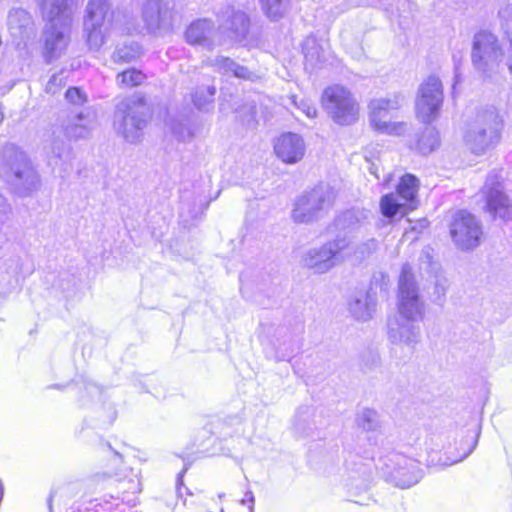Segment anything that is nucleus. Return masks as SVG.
I'll return each instance as SVG.
<instances>
[{"label":"nucleus","mask_w":512,"mask_h":512,"mask_svg":"<svg viewBox=\"0 0 512 512\" xmlns=\"http://www.w3.org/2000/svg\"><path fill=\"white\" fill-rule=\"evenodd\" d=\"M46 21L42 40L43 57L51 63L62 57L70 43L73 21L72 0H37Z\"/></svg>","instance_id":"1"},{"label":"nucleus","mask_w":512,"mask_h":512,"mask_svg":"<svg viewBox=\"0 0 512 512\" xmlns=\"http://www.w3.org/2000/svg\"><path fill=\"white\" fill-rule=\"evenodd\" d=\"M1 170L7 182L21 196L31 194L40 185L39 175L30 158L13 143L3 147Z\"/></svg>","instance_id":"2"},{"label":"nucleus","mask_w":512,"mask_h":512,"mask_svg":"<svg viewBox=\"0 0 512 512\" xmlns=\"http://www.w3.org/2000/svg\"><path fill=\"white\" fill-rule=\"evenodd\" d=\"M109 476H114L118 481V489L122 497L110 496L101 503L91 505H73L66 512H135L134 508L138 503L137 493L141 491V481L138 473L133 469L124 467L120 470L109 471Z\"/></svg>","instance_id":"3"},{"label":"nucleus","mask_w":512,"mask_h":512,"mask_svg":"<svg viewBox=\"0 0 512 512\" xmlns=\"http://www.w3.org/2000/svg\"><path fill=\"white\" fill-rule=\"evenodd\" d=\"M113 16L107 0H90L83 20V34L90 50L98 51L106 43L112 29Z\"/></svg>","instance_id":"4"},{"label":"nucleus","mask_w":512,"mask_h":512,"mask_svg":"<svg viewBox=\"0 0 512 512\" xmlns=\"http://www.w3.org/2000/svg\"><path fill=\"white\" fill-rule=\"evenodd\" d=\"M337 192L329 184L321 183L301 195L292 210L297 223H312L323 218L333 207Z\"/></svg>","instance_id":"5"},{"label":"nucleus","mask_w":512,"mask_h":512,"mask_svg":"<svg viewBox=\"0 0 512 512\" xmlns=\"http://www.w3.org/2000/svg\"><path fill=\"white\" fill-rule=\"evenodd\" d=\"M471 61L485 75L499 70L505 61V50L496 34L488 29L476 32L472 39Z\"/></svg>","instance_id":"6"},{"label":"nucleus","mask_w":512,"mask_h":512,"mask_svg":"<svg viewBox=\"0 0 512 512\" xmlns=\"http://www.w3.org/2000/svg\"><path fill=\"white\" fill-rule=\"evenodd\" d=\"M321 104L327 115L338 125L355 123L359 118L360 106L352 92L339 84L324 89Z\"/></svg>","instance_id":"7"},{"label":"nucleus","mask_w":512,"mask_h":512,"mask_svg":"<svg viewBox=\"0 0 512 512\" xmlns=\"http://www.w3.org/2000/svg\"><path fill=\"white\" fill-rule=\"evenodd\" d=\"M144 98L133 96L123 99L116 106L114 128L128 142H136L146 125Z\"/></svg>","instance_id":"8"},{"label":"nucleus","mask_w":512,"mask_h":512,"mask_svg":"<svg viewBox=\"0 0 512 512\" xmlns=\"http://www.w3.org/2000/svg\"><path fill=\"white\" fill-rule=\"evenodd\" d=\"M380 461V470L386 481L399 488H409L417 484L423 476L419 462L401 453H389Z\"/></svg>","instance_id":"9"},{"label":"nucleus","mask_w":512,"mask_h":512,"mask_svg":"<svg viewBox=\"0 0 512 512\" xmlns=\"http://www.w3.org/2000/svg\"><path fill=\"white\" fill-rule=\"evenodd\" d=\"M424 315L425 304L419 296L412 268L409 264H404L398 281V315L396 317L421 321Z\"/></svg>","instance_id":"10"},{"label":"nucleus","mask_w":512,"mask_h":512,"mask_svg":"<svg viewBox=\"0 0 512 512\" xmlns=\"http://www.w3.org/2000/svg\"><path fill=\"white\" fill-rule=\"evenodd\" d=\"M405 102L401 93H395L387 97H380L369 103V120L374 130L388 135H402L406 132L407 124L403 122H391V112L398 110Z\"/></svg>","instance_id":"11"},{"label":"nucleus","mask_w":512,"mask_h":512,"mask_svg":"<svg viewBox=\"0 0 512 512\" xmlns=\"http://www.w3.org/2000/svg\"><path fill=\"white\" fill-rule=\"evenodd\" d=\"M418 187L419 181L415 176H402L397 186V194L389 193L381 198L380 209L383 216L392 218L398 213L405 214L407 210L416 209Z\"/></svg>","instance_id":"12"},{"label":"nucleus","mask_w":512,"mask_h":512,"mask_svg":"<svg viewBox=\"0 0 512 512\" xmlns=\"http://www.w3.org/2000/svg\"><path fill=\"white\" fill-rule=\"evenodd\" d=\"M501 121L495 111L480 117L465 135L466 145L475 154H482L495 146L500 138Z\"/></svg>","instance_id":"13"},{"label":"nucleus","mask_w":512,"mask_h":512,"mask_svg":"<svg viewBox=\"0 0 512 512\" xmlns=\"http://www.w3.org/2000/svg\"><path fill=\"white\" fill-rule=\"evenodd\" d=\"M348 246L345 238H336L321 247L311 248L303 256V265L315 273H326L344 261Z\"/></svg>","instance_id":"14"},{"label":"nucleus","mask_w":512,"mask_h":512,"mask_svg":"<svg viewBox=\"0 0 512 512\" xmlns=\"http://www.w3.org/2000/svg\"><path fill=\"white\" fill-rule=\"evenodd\" d=\"M443 86L439 78L428 77L419 87L416 99V115L423 123L434 121L443 104Z\"/></svg>","instance_id":"15"},{"label":"nucleus","mask_w":512,"mask_h":512,"mask_svg":"<svg viewBox=\"0 0 512 512\" xmlns=\"http://www.w3.org/2000/svg\"><path fill=\"white\" fill-rule=\"evenodd\" d=\"M450 235L457 248L472 250L480 244L483 235L482 225L474 215L461 210L453 217Z\"/></svg>","instance_id":"16"},{"label":"nucleus","mask_w":512,"mask_h":512,"mask_svg":"<svg viewBox=\"0 0 512 512\" xmlns=\"http://www.w3.org/2000/svg\"><path fill=\"white\" fill-rule=\"evenodd\" d=\"M417 321L393 317L388 320L387 335L389 341L412 354L421 341V328Z\"/></svg>","instance_id":"17"},{"label":"nucleus","mask_w":512,"mask_h":512,"mask_svg":"<svg viewBox=\"0 0 512 512\" xmlns=\"http://www.w3.org/2000/svg\"><path fill=\"white\" fill-rule=\"evenodd\" d=\"M218 31L226 35L232 41H243L249 31L250 21L248 16L236 10L233 6L226 5L216 12Z\"/></svg>","instance_id":"18"},{"label":"nucleus","mask_w":512,"mask_h":512,"mask_svg":"<svg viewBox=\"0 0 512 512\" xmlns=\"http://www.w3.org/2000/svg\"><path fill=\"white\" fill-rule=\"evenodd\" d=\"M173 9L169 0H147L142 9V19L149 32L155 33L171 26Z\"/></svg>","instance_id":"19"},{"label":"nucleus","mask_w":512,"mask_h":512,"mask_svg":"<svg viewBox=\"0 0 512 512\" xmlns=\"http://www.w3.org/2000/svg\"><path fill=\"white\" fill-rule=\"evenodd\" d=\"M487 211L494 217L507 219L511 213L509 198L503 193V188L497 175H489L485 186Z\"/></svg>","instance_id":"20"},{"label":"nucleus","mask_w":512,"mask_h":512,"mask_svg":"<svg viewBox=\"0 0 512 512\" xmlns=\"http://www.w3.org/2000/svg\"><path fill=\"white\" fill-rule=\"evenodd\" d=\"M479 431H468L465 435L461 436V439L455 441V448L452 450L451 447H448L445 452V458H439L437 462H435L434 457L430 455L429 463L432 465L439 466H451L463 461L467 458L473 450L476 448L479 438Z\"/></svg>","instance_id":"21"},{"label":"nucleus","mask_w":512,"mask_h":512,"mask_svg":"<svg viewBox=\"0 0 512 512\" xmlns=\"http://www.w3.org/2000/svg\"><path fill=\"white\" fill-rule=\"evenodd\" d=\"M216 27L214 22L208 18H201L193 21L185 31V39L191 45L201 46L209 51L217 45L215 40Z\"/></svg>","instance_id":"22"},{"label":"nucleus","mask_w":512,"mask_h":512,"mask_svg":"<svg viewBox=\"0 0 512 512\" xmlns=\"http://www.w3.org/2000/svg\"><path fill=\"white\" fill-rule=\"evenodd\" d=\"M274 151L279 159L287 164L299 162L305 155L304 139L292 132L282 134L274 145Z\"/></svg>","instance_id":"23"},{"label":"nucleus","mask_w":512,"mask_h":512,"mask_svg":"<svg viewBox=\"0 0 512 512\" xmlns=\"http://www.w3.org/2000/svg\"><path fill=\"white\" fill-rule=\"evenodd\" d=\"M8 30L15 41L25 42L35 34L30 13L22 8H12L7 16Z\"/></svg>","instance_id":"24"},{"label":"nucleus","mask_w":512,"mask_h":512,"mask_svg":"<svg viewBox=\"0 0 512 512\" xmlns=\"http://www.w3.org/2000/svg\"><path fill=\"white\" fill-rule=\"evenodd\" d=\"M376 306V293L370 290H360L351 296L348 303V310L355 320L366 322L373 318L376 312Z\"/></svg>","instance_id":"25"},{"label":"nucleus","mask_w":512,"mask_h":512,"mask_svg":"<svg viewBox=\"0 0 512 512\" xmlns=\"http://www.w3.org/2000/svg\"><path fill=\"white\" fill-rule=\"evenodd\" d=\"M204 63L222 76L248 81H255L257 79V75L254 72L226 56L219 55L215 58H208Z\"/></svg>","instance_id":"26"},{"label":"nucleus","mask_w":512,"mask_h":512,"mask_svg":"<svg viewBox=\"0 0 512 512\" xmlns=\"http://www.w3.org/2000/svg\"><path fill=\"white\" fill-rule=\"evenodd\" d=\"M303 53L305 68L311 71L322 68L330 58L329 49L313 36H309L304 40Z\"/></svg>","instance_id":"27"},{"label":"nucleus","mask_w":512,"mask_h":512,"mask_svg":"<svg viewBox=\"0 0 512 512\" xmlns=\"http://www.w3.org/2000/svg\"><path fill=\"white\" fill-rule=\"evenodd\" d=\"M94 127V119L89 114L79 113L68 120L64 131L70 139H81L89 136Z\"/></svg>","instance_id":"28"},{"label":"nucleus","mask_w":512,"mask_h":512,"mask_svg":"<svg viewBox=\"0 0 512 512\" xmlns=\"http://www.w3.org/2000/svg\"><path fill=\"white\" fill-rule=\"evenodd\" d=\"M346 470L349 481L347 485L355 487L356 489H366L368 487L371 478L369 465L360 460H348Z\"/></svg>","instance_id":"29"},{"label":"nucleus","mask_w":512,"mask_h":512,"mask_svg":"<svg viewBox=\"0 0 512 512\" xmlns=\"http://www.w3.org/2000/svg\"><path fill=\"white\" fill-rule=\"evenodd\" d=\"M498 19L500 28L509 42L510 55L505 57V64L512 74V2H505L501 4L498 11Z\"/></svg>","instance_id":"30"},{"label":"nucleus","mask_w":512,"mask_h":512,"mask_svg":"<svg viewBox=\"0 0 512 512\" xmlns=\"http://www.w3.org/2000/svg\"><path fill=\"white\" fill-rule=\"evenodd\" d=\"M49 165L57 167L66 161L69 157V147L65 141L59 137H53L45 146Z\"/></svg>","instance_id":"31"},{"label":"nucleus","mask_w":512,"mask_h":512,"mask_svg":"<svg viewBox=\"0 0 512 512\" xmlns=\"http://www.w3.org/2000/svg\"><path fill=\"white\" fill-rule=\"evenodd\" d=\"M368 211L364 209H350L337 218V226L343 230H353L362 225L368 218Z\"/></svg>","instance_id":"32"},{"label":"nucleus","mask_w":512,"mask_h":512,"mask_svg":"<svg viewBox=\"0 0 512 512\" xmlns=\"http://www.w3.org/2000/svg\"><path fill=\"white\" fill-rule=\"evenodd\" d=\"M216 87L211 85L207 87H199L192 94V101L198 110L208 111L214 102Z\"/></svg>","instance_id":"33"},{"label":"nucleus","mask_w":512,"mask_h":512,"mask_svg":"<svg viewBox=\"0 0 512 512\" xmlns=\"http://www.w3.org/2000/svg\"><path fill=\"white\" fill-rule=\"evenodd\" d=\"M141 54V47L137 43H131L129 45H123L118 47L113 55L112 59L115 63L123 64L130 63L139 57Z\"/></svg>","instance_id":"34"},{"label":"nucleus","mask_w":512,"mask_h":512,"mask_svg":"<svg viewBox=\"0 0 512 512\" xmlns=\"http://www.w3.org/2000/svg\"><path fill=\"white\" fill-rule=\"evenodd\" d=\"M265 14L272 20L281 18L288 6V0H260Z\"/></svg>","instance_id":"35"},{"label":"nucleus","mask_w":512,"mask_h":512,"mask_svg":"<svg viewBox=\"0 0 512 512\" xmlns=\"http://www.w3.org/2000/svg\"><path fill=\"white\" fill-rule=\"evenodd\" d=\"M439 146V134L432 128H427L418 140V149L422 154L431 153Z\"/></svg>","instance_id":"36"},{"label":"nucleus","mask_w":512,"mask_h":512,"mask_svg":"<svg viewBox=\"0 0 512 512\" xmlns=\"http://www.w3.org/2000/svg\"><path fill=\"white\" fill-rule=\"evenodd\" d=\"M357 423L366 431H374L379 427V415L375 410L364 409L359 413Z\"/></svg>","instance_id":"37"},{"label":"nucleus","mask_w":512,"mask_h":512,"mask_svg":"<svg viewBox=\"0 0 512 512\" xmlns=\"http://www.w3.org/2000/svg\"><path fill=\"white\" fill-rule=\"evenodd\" d=\"M144 79V74L137 69H128L117 75L118 84L126 87L140 85Z\"/></svg>","instance_id":"38"},{"label":"nucleus","mask_w":512,"mask_h":512,"mask_svg":"<svg viewBox=\"0 0 512 512\" xmlns=\"http://www.w3.org/2000/svg\"><path fill=\"white\" fill-rule=\"evenodd\" d=\"M291 103L308 118H315L317 116V109L310 101L305 99L298 101L296 96H292Z\"/></svg>","instance_id":"39"},{"label":"nucleus","mask_w":512,"mask_h":512,"mask_svg":"<svg viewBox=\"0 0 512 512\" xmlns=\"http://www.w3.org/2000/svg\"><path fill=\"white\" fill-rule=\"evenodd\" d=\"M65 97L75 105H81L87 101L86 95L76 87L69 88L65 93Z\"/></svg>","instance_id":"40"},{"label":"nucleus","mask_w":512,"mask_h":512,"mask_svg":"<svg viewBox=\"0 0 512 512\" xmlns=\"http://www.w3.org/2000/svg\"><path fill=\"white\" fill-rule=\"evenodd\" d=\"M63 77L61 75L54 74L46 84V91L51 94L57 92L58 86L62 84Z\"/></svg>","instance_id":"41"},{"label":"nucleus","mask_w":512,"mask_h":512,"mask_svg":"<svg viewBox=\"0 0 512 512\" xmlns=\"http://www.w3.org/2000/svg\"><path fill=\"white\" fill-rule=\"evenodd\" d=\"M377 248V241L375 239H370L368 241H366L365 243H363L362 245L359 246V252L361 253L362 256H364L365 254H370L372 253L373 251H375Z\"/></svg>","instance_id":"42"},{"label":"nucleus","mask_w":512,"mask_h":512,"mask_svg":"<svg viewBox=\"0 0 512 512\" xmlns=\"http://www.w3.org/2000/svg\"><path fill=\"white\" fill-rule=\"evenodd\" d=\"M447 287L446 279H437L435 283V293L437 294L438 300L444 298Z\"/></svg>","instance_id":"43"},{"label":"nucleus","mask_w":512,"mask_h":512,"mask_svg":"<svg viewBox=\"0 0 512 512\" xmlns=\"http://www.w3.org/2000/svg\"><path fill=\"white\" fill-rule=\"evenodd\" d=\"M254 502H255V498H254V495L251 491H247L246 494H245V498H243L241 500V503L243 505H245L246 503H248V507H249V512H253L254 511Z\"/></svg>","instance_id":"44"},{"label":"nucleus","mask_w":512,"mask_h":512,"mask_svg":"<svg viewBox=\"0 0 512 512\" xmlns=\"http://www.w3.org/2000/svg\"><path fill=\"white\" fill-rule=\"evenodd\" d=\"M10 212V209L8 205L4 204L2 200H0V224L4 223L6 219L8 218V214Z\"/></svg>","instance_id":"45"},{"label":"nucleus","mask_w":512,"mask_h":512,"mask_svg":"<svg viewBox=\"0 0 512 512\" xmlns=\"http://www.w3.org/2000/svg\"><path fill=\"white\" fill-rule=\"evenodd\" d=\"M109 449H110L111 453L113 454V464L116 466H118L119 464H122L121 454L112 450L110 446H109Z\"/></svg>","instance_id":"46"},{"label":"nucleus","mask_w":512,"mask_h":512,"mask_svg":"<svg viewBox=\"0 0 512 512\" xmlns=\"http://www.w3.org/2000/svg\"><path fill=\"white\" fill-rule=\"evenodd\" d=\"M369 171L371 174H373L377 179H380V176L378 174V169L376 168L375 164L372 163L371 166L369 167Z\"/></svg>","instance_id":"47"},{"label":"nucleus","mask_w":512,"mask_h":512,"mask_svg":"<svg viewBox=\"0 0 512 512\" xmlns=\"http://www.w3.org/2000/svg\"><path fill=\"white\" fill-rule=\"evenodd\" d=\"M290 356H291V353L290 354H280V355L276 354L275 359L277 361H284V360H288L290 358Z\"/></svg>","instance_id":"48"},{"label":"nucleus","mask_w":512,"mask_h":512,"mask_svg":"<svg viewBox=\"0 0 512 512\" xmlns=\"http://www.w3.org/2000/svg\"><path fill=\"white\" fill-rule=\"evenodd\" d=\"M52 497H53V494H50L49 499H48V503H49V508H50V509H51V501H52Z\"/></svg>","instance_id":"49"},{"label":"nucleus","mask_w":512,"mask_h":512,"mask_svg":"<svg viewBox=\"0 0 512 512\" xmlns=\"http://www.w3.org/2000/svg\"><path fill=\"white\" fill-rule=\"evenodd\" d=\"M379 361H380L379 356H378V355H375V356H374V362H375V363H378Z\"/></svg>","instance_id":"50"},{"label":"nucleus","mask_w":512,"mask_h":512,"mask_svg":"<svg viewBox=\"0 0 512 512\" xmlns=\"http://www.w3.org/2000/svg\"><path fill=\"white\" fill-rule=\"evenodd\" d=\"M295 427H296V429H298V430H299V429H300V424H299L298 422H296V423H295Z\"/></svg>","instance_id":"51"}]
</instances>
